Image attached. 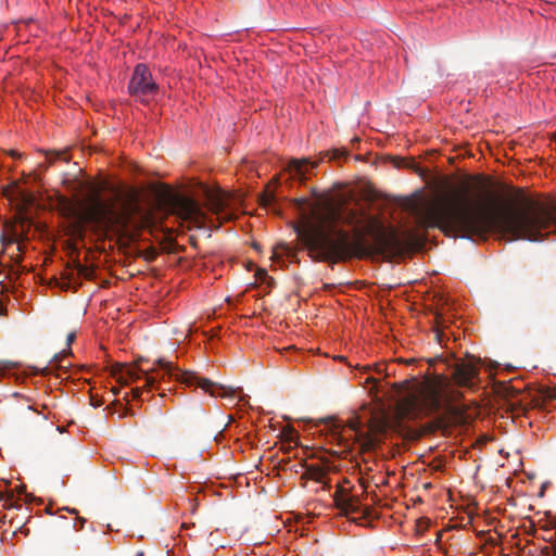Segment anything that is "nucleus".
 <instances>
[{"mask_svg":"<svg viewBox=\"0 0 556 556\" xmlns=\"http://www.w3.org/2000/svg\"><path fill=\"white\" fill-rule=\"evenodd\" d=\"M415 214L424 228L438 227L470 239H484L490 232H497L508 240L541 241L556 231V206L498 207L492 192L484 188L475 195L465 189L426 202Z\"/></svg>","mask_w":556,"mask_h":556,"instance_id":"obj_1","label":"nucleus"},{"mask_svg":"<svg viewBox=\"0 0 556 556\" xmlns=\"http://www.w3.org/2000/svg\"><path fill=\"white\" fill-rule=\"evenodd\" d=\"M307 205V213L295 228L303 244L325 260L362 257L369 252L368 238L380 243L386 238V227L375 215L364 210L353 208L343 203H334L324 198Z\"/></svg>","mask_w":556,"mask_h":556,"instance_id":"obj_2","label":"nucleus"},{"mask_svg":"<svg viewBox=\"0 0 556 556\" xmlns=\"http://www.w3.org/2000/svg\"><path fill=\"white\" fill-rule=\"evenodd\" d=\"M156 367L151 369H144L137 366H127L123 365L117 375V379L124 383H132L142 381V389L137 387L132 389L134 399H141L143 389L148 392L155 389L160 391V395L164 396L165 388L162 387V383L166 380H176L182 384L188 387L195 386L201 388L204 392L208 393L214 397H223L229 400L230 402H235L239 399L240 389H233L231 387H227L224 384L215 383L206 378H202L192 371H182L178 367H176L172 362L165 361L163 358L157 359Z\"/></svg>","mask_w":556,"mask_h":556,"instance_id":"obj_3","label":"nucleus"},{"mask_svg":"<svg viewBox=\"0 0 556 556\" xmlns=\"http://www.w3.org/2000/svg\"><path fill=\"white\" fill-rule=\"evenodd\" d=\"M139 207L135 195L116 191L114 197L103 200L98 194L88 197L81 204L77 217L104 229L126 227Z\"/></svg>","mask_w":556,"mask_h":556,"instance_id":"obj_4","label":"nucleus"},{"mask_svg":"<svg viewBox=\"0 0 556 556\" xmlns=\"http://www.w3.org/2000/svg\"><path fill=\"white\" fill-rule=\"evenodd\" d=\"M447 387V378L440 375L414 381L396 404L397 418L414 420L439 412Z\"/></svg>","mask_w":556,"mask_h":556,"instance_id":"obj_5","label":"nucleus"},{"mask_svg":"<svg viewBox=\"0 0 556 556\" xmlns=\"http://www.w3.org/2000/svg\"><path fill=\"white\" fill-rule=\"evenodd\" d=\"M159 90L157 84L154 81L152 74L147 65L138 64L131 75L128 91L131 96L148 101L154 97Z\"/></svg>","mask_w":556,"mask_h":556,"instance_id":"obj_6","label":"nucleus"},{"mask_svg":"<svg viewBox=\"0 0 556 556\" xmlns=\"http://www.w3.org/2000/svg\"><path fill=\"white\" fill-rule=\"evenodd\" d=\"M173 212L185 220L195 225L205 223V213L199 203L188 197L177 195L172 200Z\"/></svg>","mask_w":556,"mask_h":556,"instance_id":"obj_7","label":"nucleus"},{"mask_svg":"<svg viewBox=\"0 0 556 556\" xmlns=\"http://www.w3.org/2000/svg\"><path fill=\"white\" fill-rule=\"evenodd\" d=\"M336 507L345 516L365 515L367 508L362 504L358 495L351 491L339 488L333 494Z\"/></svg>","mask_w":556,"mask_h":556,"instance_id":"obj_8","label":"nucleus"},{"mask_svg":"<svg viewBox=\"0 0 556 556\" xmlns=\"http://www.w3.org/2000/svg\"><path fill=\"white\" fill-rule=\"evenodd\" d=\"M479 367L473 357L458 362L453 369V380L459 387L472 388L478 377Z\"/></svg>","mask_w":556,"mask_h":556,"instance_id":"obj_9","label":"nucleus"},{"mask_svg":"<svg viewBox=\"0 0 556 556\" xmlns=\"http://www.w3.org/2000/svg\"><path fill=\"white\" fill-rule=\"evenodd\" d=\"M204 194L207 208L211 212L225 219L231 217L230 214L226 212V208L231 200V195L228 192L219 188H205Z\"/></svg>","mask_w":556,"mask_h":556,"instance_id":"obj_10","label":"nucleus"},{"mask_svg":"<svg viewBox=\"0 0 556 556\" xmlns=\"http://www.w3.org/2000/svg\"><path fill=\"white\" fill-rule=\"evenodd\" d=\"M333 429L343 439L361 440L366 435L365 425L358 417L349 418L345 425H341V421H336Z\"/></svg>","mask_w":556,"mask_h":556,"instance_id":"obj_11","label":"nucleus"},{"mask_svg":"<svg viewBox=\"0 0 556 556\" xmlns=\"http://www.w3.org/2000/svg\"><path fill=\"white\" fill-rule=\"evenodd\" d=\"M317 165V162H313L307 159L292 160L289 162L287 170L292 179L303 181L307 179L311 172L316 168Z\"/></svg>","mask_w":556,"mask_h":556,"instance_id":"obj_12","label":"nucleus"},{"mask_svg":"<svg viewBox=\"0 0 556 556\" xmlns=\"http://www.w3.org/2000/svg\"><path fill=\"white\" fill-rule=\"evenodd\" d=\"M13 368V364L10 362H0V379L5 377Z\"/></svg>","mask_w":556,"mask_h":556,"instance_id":"obj_13","label":"nucleus"},{"mask_svg":"<svg viewBox=\"0 0 556 556\" xmlns=\"http://www.w3.org/2000/svg\"><path fill=\"white\" fill-rule=\"evenodd\" d=\"M67 344L70 345L75 340V332H71L67 336Z\"/></svg>","mask_w":556,"mask_h":556,"instance_id":"obj_14","label":"nucleus"},{"mask_svg":"<svg viewBox=\"0 0 556 556\" xmlns=\"http://www.w3.org/2000/svg\"><path fill=\"white\" fill-rule=\"evenodd\" d=\"M79 522H80V527L78 530H80L84 527V523L86 522V520L84 518H80Z\"/></svg>","mask_w":556,"mask_h":556,"instance_id":"obj_15","label":"nucleus"},{"mask_svg":"<svg viewBox=\"0 0 556 556\" xmlns=\"http://www.w3.org/2000/svg\"><path fill=\"white\" fill-rule=\"evenodd\" d=\"M366 381H367V382H374V383H375V386L377 384V381H376L374 378H367V380H366Z\"/></svg>","mask_w":556,"mask_h":556,"instance_id":"obj_16","label":"nucleus"},{"mask_svg":"<svg viewBox=\"0 0 556 556\" xmlns=\"http://www.w3.org/2000/svg\"><path fill=\"white\" fill-rule=\"evenodd\" d=\"M71 514H77V510L75 508L73 509H67Z\"/></svg>","mask_w":556,"mask_h":556,"instance_id":"obj_17","label":"nucleus"},{"mask_svg":"<svg viewBox=\"0 0 556 556\" xmlns=\"http://www.w3.org/2000/svg\"><path fill=\"white\" fill-rule=\"evenodd\" d=\"M332 157H333V159L339 157V153H338V152H333V156H332Z\"/></svg>","mask_w":556,"mask_h":556,"instance_id":"obj_18","label":"nucleus"},{"mask_svg":"<svg viewBox=\"0 0 556 556\" xmlns=\"http://www.w3.org/2000/svg\"><path fill=\"white\" fill-rule=\"evenodd\" d=\"M12 498H13L12 494L8 496V501H12Z\"/></svg>","mask_w":556,"mask_h":556,"instance_id":"obj_19","label":"nucleus"}]
</instances>
